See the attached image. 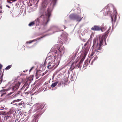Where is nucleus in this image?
I'll list each match as a JSON object with an SVG mask.
<instances>
[{"label": "nucleus", "mask_w": 122, "mask_h": 122, "mask_svg": "<svg viewBox=\"0 0 122 122\" xmlns=\"http://www.w3.org/2000/svg\"><path fill=\"white\" fill-rule=\"evenodd\" d=\"M51 15V13L50 11H48L45 14V16L44 17V20L47 21L48 22L49 20V18Z\"/></svg>", "instance_id": "obj_1"}, {"label": "nucleus", "mask_w": 122, "mask_h": 122, "mask_svg": "<svg viewBox=\"0 0 122 122\" xmlns=\"http://www.w3.org/2000/svg\"><path fill=\"white\" fill-rule=\"evenodd\" d=\"M55 61L54 59V61L53 62H50L48 64L47 68L48 69H51L55 65Z\"/></svg>", "instance_id": "obj_2"}, {"label": "nucleus", "mask_w": 122, "mask_h": 122, "mask_svg": "<svg viewBox=\"0 0 122 122\" xmlns=\"http://www.w3.org/2000/svg\"><path fill=\"white\" fill-rule=\"evenodd\" d=\"M20 84V83L19 82H18L16 83H15V86L13 87L12 90L15 91L17 90Z\"/></svg>", "instance_id": "obj_3"}, {"label": "nucleus", "mask_w": 122, "mask_h": 122, "mask_svg": "<svg viewBox=\"0 0 122 122\" xmlns=\"http://www.w3.org/2000/svg\"><path fill=\"white\" fill-rule=\"evenodd\" d=\"M91 29L94 30H100V28L97 26L95 25L92 27Z\"/></svg>", "instance_id": "obj_4"}, {"label": "nucleus", "mask_w": 122, "mask_h": 122, "mask_svg": "<svg viewBox=\"0 0 122 122\" xmlns=\"http://www.w3.org/2000/svg\"><path fill=\"white\" fill-rule=\"evenodd\" d=\"M47 4L46 0H43L42 1V5L44 8L46 7Z\"/></svg>", "instance_id": "obj_5"}, {"label": "nucleus", "mask_w": 122, "mask_h": 122, "mask_svg": "<svg viewBox=\"0 0 122 122\" xmlns=\"http://www.w3.org/2000/svg\"><path fill=\"white\" fill-rule=\"evenodd\" d=\"M103 41V40H102V39L101 40H100V44H98V43H97V47H96V48L97 49H98V48L100 47L101 45L102 44Z\"/></svg>", "instance_id": "obj_6"}, {"label": "nucleus", "mask_w": 122, "mask_h": 122, "mask_svg": "<svg viewBox=\"0 0 122 122\" xmlns=\"http://www.w3.org/2000/svg\"><path fill=\"white\" fill-rule=\"evenodd\" d=\"M58 83V81H56L54 83H53L51 85V86L53 87H54L56 86Z\"/></svg>", "instance_id": "obj_7"}, {"label": "nucleus", "mask_w": 122, "mask_h": 122, "mask_svg": "<svg viewBox=\"0 0 122 122\" xmlns=\"http://www.w3.org/2000/svg\"><path fill=\"white\" fill-rule=\"evenodd\" d=\"M34 23H35L34 22H31L29 24V25L30 26L33 25L34 24Z\"/></svg>", "instance_id": "obj_8"}, {"label": "nucleus", "mask_w": 122, "mask_h": 122, "mask_svg": "<svg viewBox=\"0 0 122 122\" xmlns=\"http://www.w3.org/2000/svg\"><path fill=\"white\" fill-rule=\"evenodd\" d=\"M11 65H10L8 66H7L6 67V68L5 69L6 70H7L9 69H10L11 67Z\"/></svg>", "instance_id": "obj_9"}, {"label": "nucleus", "mask_w": 122, "mask_h": 122, "mask_svg": "<svg viewBox=\"0 0 122 122\" xmlns=\"http://www.w3.org/2000/svg\"><path fill=\"white\" fill-rule=\"evenodd\" d=\"M96 40H94V41H93V46H95L96 45Z\"/></svg>", "instance_id": "obj_10"}, {"label": "nucleus", "mask_w": 122, "mask_h": 122, "mask_svg": "<svg viewBox=\"0 0 122 122\" xmlns=\"http://www.w3.org/2000/svg\"><path fill=\"white\" fill-rule=\"evenodd\" d=\"M19 101V100L18 99L17 100H15L13 101L11 103V104H13V103H14L16 102V101Z\"/></svg>", "instance_id": "obj_11"}, {"label": "nucleus", "mask_w": 122, "mask_h": 122, "mask_svg": "<svg viewBox=\"0 0 122 122\" xmlns=\"http://www.w3.org/2000/svg\"><path fill=\"white\" fill-rule=\"evenodd\" d=\"M24 103V102H21L20 103H19V105L20 106H21Z\"/></svg>", "instance_id": "obj_12"}, {"label": "nucleus", "mask_w": 122, "mask_h": 122, "mask_svg": "<svg viewBox=\"0 0 122 122\" xmlns=\"http://www.w3.org/2000/svg\"><path fill=\"white\" fill-rule=\"evenodd\" d=\"M33 41H29L27 42L26 43H31Z\"/></svg>", "instance_id": "obj_13"}, {"label": "nucleus", "mask_w": 122, "mask_h": 122, "mask_svg": "<svg viewBox=\"0 0 122 122\" xmlns=\"http://www.w3.org/2000/svg\"><path fill=\"white\" fill-rule=\"evenodd\" d=\"M85 57L84 58H83L80 61V62H82L85 59Z\"/></svg>", "instance_id": "obj_14"}, {"label": "nucleus", "mask_w": 122, "mask_h": 122, "mask_svg": "<svg viewBox=\"0 0 122 122\" xmlns=\"http://www.w3.org/2000/svg\"><path fill=\"white\" fill-rule=\"evenodd\" d=\"M33 67H32L31 68V69L30 70V71L32 70Z\"/></svg>", "instance_id": "obj_15"}, {"label": "nucleus", "mask_w": 122, "mask_h": 122, "mask_svg": "<svg viewBox=\"0 0 122 122\" xmlns=\"http://www.w3.org/2000/svg\"><path fill=\"white\" fill-rule=\"evenodd\" d=\"M82 19V18H81V19L79 20L78 19H77V21H80L81 20V19Z\"/></svg>", "instance_id": "obj_16"}, {"label": "nucleus", "mask_w": 122, "mask_h": 122, "mask_svg": "<svg viewBox=\"0 0 122 122\" xmlns=\"http://www.w3.org/2000/svg\"><path fill=\"white\" fill-rule=\"evenodd\" d=\"M2 67V65L1 64H0V69Z\"/></svg>", "instance_id": "obj_17"}, {"label": "nucleus", "mask_w": 122, "mask_h": 122, "mask_svg": "<svg viewBox=\"0 0 122 122\" xmlns=\"http://www.w3.org/2000/svg\"><path fill=\"white\" fill-rule=\"evenodd\" d=\"M37 105L38 106H39V104H36L35 106H37Z\"/></svg>", "instance_id": "obj_18"}, {"label": "nucleus", "mask_w": 122, "mask_h": 122, "mask_svg": "<svg viewBox=\"0 0 122 122\" xmlns=\"http://www.w3.org/2000/svg\"><path fill=\"white\" fill-rule=\"evenodd\" d=\"M47 72V71H46V72H45V73H43V75H44L45 74H46V72Z\"/></svg>", "instance_id": "obj_19"}, {"label": "nucleus", "mask_w": 122, "mask_h": 122, "mask_svg": "<svg viewBox=\"0 0 122 122\" xmlns=\"http://www.w3.org/2000/svg\"><path fill=\"white\" fill-rule=\"evenodd\" d=\"M56 2H56H54V1H53V4H54V5L55 4Z\"/></svg>", "instance_id": "obj_20"}, {"label": "nucleus", "mask_w": 122, "mask_h": 122, "mask_svg": "<svg viewBox=\"0 0 122 122\" xmlns=\"http://www.w3.org/2000/svg\"><path fill=\"white\" fill-rule=\"evenodd\" d=\"M43 17H44V16L43 15H41V18H43Z\"/></svg>", "instance_id": "obj_21"}, {"label": "nucleus", "mask_w": 122, "mask_h": 122, "mask_svg": "<svg viewBox=\"0 0 122 122\" xmlns=\"http://www.w3.org/2000/svg\"><path fill=\"white\" fill-rule=\"evenodd\" d=\"M90 41V39H89L88 40V41H87V43H88V42H89V41Z\"/></svg>", "instance_id": "obj_22"}, {"label": "nucleus", "mask_w": 122, "mask_h": 122, "mask_svg": "<svg viewBox=\"0 0 122 122\" xmlns=\"http://www.w3.org/2000/svg\"><path fill=\"white\" fill-rule=\"evenodd\" d=\"M111 19H112V21H113V18H112V17H111Z\"/></svg>", "instance_id": "obj_23"}, {"label": "nucleus", "mask_w": 122, "mask_h": 122, "mask_svg": "<svg viewBox=\"0 0 122 122\" xmlns=\"http://www.w3.org/2000/svg\"><path fill=\"white\" fill-rule=\"evenodd\" d=\"M54 2H55L56 1V0H54Z\"/></svg>", "instance_id": "obj_24"}, {"label": "nucleus", "mask_w": 122, "mask_h": 122, "mask_svg": "<svg viewBox=\"0 0 122 122\" xmlns=\"http://www.w3.org/2000/svg\"><path fill=\"white\" fill-rule=\"evenodd\" d=\"M14 105H16V106H17V105L16 104H14Z\"/></svg>", "instance_id": "obj_25"}, {"label": "nucleus", "mask_w": 122, "mask_h": 122, "mask_svg": "<svg viewBox=\"0 0 122 122\" xmlns=\"http://www.w3.org/2000/svg\"><path fill=\"white\" fill-rule=\"evenodd\" d=\"M37 20L38 21V20H38V19H37Z\"/></svg>", "instance_id": "obj_26"}, {"label": "nucleus", "mask_w": 122, "mask_h": 122, "mask_svg": "<svg viewBox=\"0 0 122 122\" xmlns=\"http://www.w3.org/2000/svg\"><path fill=\"white\" fill-rule=\"evenodd\" d=\"M7 6L8 7H9V6H8L7 5Z\"/></svg>", "instance_id": "obj_27"}, {"label": "nucleus", "mask_w": 122, "mask_h": 122, "mask_svg": "<svg viewBox=\"0 0 122 122\" xmlns=\"http://www.w3.org/2000/svg\"><path fill=\"white\" fill-rule=\"evenodd\" d=\"M115 19H116V16H115Z\"/></svg>", "instance_id": "obj_28"}]
</instances>
